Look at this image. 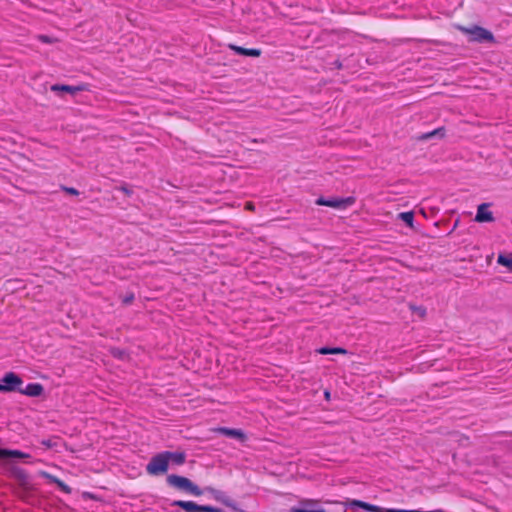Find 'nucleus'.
Wrapping results in <instances>:
<instances>
[{
	"instance_id": "f03ea898",
	"label": "nucleus",
	"mask_w": 512,
	"mask_h": 512,
	"mask_svg": "<svg viewBox=\"0 0 512 512\" xmlns=\"http://www.w3.org/2000/svg\"><path fill=\"white\" fill-rule=\"evenodd\" d=\"M456 28L465 35H467L469 41L471 42L482 43L495 41L493 34L489 30L481 26L473 25L471 27H466L462 25H457Z\"/></svg>"
},
{
	"instance_id": "a878e982",
	"label": "nucleus",
	"mask_w": 512,
	"mask_h": 512,
	"mask_svg": "<svg viewBox=\"0 0 512 512\" xmlns=\"http://www.w3.org/2000/svg\"><path fill=\"white\" fill-rule=\"evenodd\" d=\"M121 190H122L125 194H127V195H129V194H130V191H129L127 188H125V187H122V188H121Z\"/></svg>"
},
{
	"instance_id": "5701e85b",
	"label": "nucleus",
	"mask_w": 512,
	"mask_h": 512,
	"mask_svg": "<svg viewBox=\"0 0 512 512\" xmlns=\"http://www.w3.org/2000/svg\"><path fill=\"white\" fill-rule=\"evenodd\" d=\"M62 190L65 191L67 194H70V195H74V196L79 195V191L77 189L73 188V187L63 186Z\"/></svg>"
},
{
	"instance_id": "f257e3e1",
	"label": "nucleus",
	"mask_w": 512,
	"mask_h": 512,
	"mask_svg": "<svg viewBox=\"0 0 512 512\" xmlns=\"http://www.w3.org/2000/svg\"><path fill=\"white\" fill-rule=\"evenodd\" d=\"M166 482L169 486L186 492L193 496H201L203 494V490H201L196 484H194L189 478L184 476H179L176 474L168 475L166 478Z\"/></svg>"
},
{
	"instance_id": "393cba45",
	"label": "nucleus",
	"mask_w": 512,
	"mask_h": 512,
	"mask_svg": "<svg viewBox=\"0 0 512 512\" xmlns=\"http://www.w3.org/2000/svg\"><path fill=\"white\" fill-rule=\"evenodd\" d=\"M38 38H39L40 41H42L44 43H51L50 38L48 36H46V35H40Z\"/></svg>"
},
{
	"instance_id": "aec40b11",
	"label": "nucleus",
	"mask_w": 512,
	"mask_h": 512,
	"mask_svg": "<svg viewBox=\"0 0 512 512\" xmlns=\"http://www.w3.org/2000/svg\"><path fill=\"white\" fill-rule=\"evenodd\" d=\"M12 472H13V474L15 475V477H16L18 480H20V481H22V482H25V481H26V479H27V474H26V472H25L23 469H20V468H18V467H13V468H12Z\"/></svg>"
},
{
	"instance_id": "4be33fe9",
	"label": "nucleus",
	"mask_w": 512,
	"mask_h": 512,
	"mask_svg": "<svg viewBox=\"0 0 512 512\" xmlns=\"http://www.w3.org/2000/svg\"><path fill=\"white\" fill-rule=\"evenodd\" d=\"M134 298H135L134 294L133 293H129V294H127L126 296H124L122 298V302H123L124 305H129V304H131L134 301Z\"/></svg>"
},
{
	"instance_id": "dca6fc26",
	"label": "nucleus",
	"mask_w": 512,
	"mask_h": 512,
	"mask_svg": "<svg viewBox=\"0 0 512 512\" xmlns=\"http://www.w3.org/2000/svg\"><path fill=\"white\" fill-rule=\"evenodd\" d=\"M445 135V129L443 127L437 128L431 132L424 133L419 136L420 140H428L434 136L444 137Z\"/></svg>"
},
{
	"instance_id": "7ed1b4c3",
	"label": "nucleus",
	"mask_w": 512,
	"mask_h": 512,
	"mask_svg": "<svg viewBox=\"0 0 512 512\" xmlns=\"http://www.w3.org/2000/svg\"><path fill=\"white\" fill-rule=\"evenodd\" d=\"M169 462L165 451L154 455L146 466L149 475L157 476L168 471Z\"/></svg>"
},
{
	"instance_id": "f8f14e48",
	"label": "nucleus",
	"mask_w": 512,
	"mask_h": 512,
	"mask_svg": "<svg viewBox=\"0 0 512 512\" xmlns=\"http://www.w3.org/2000/svg\"><path fill=\"white\" fill-rule=\"evenodd\" d=\"M41 475L43 477H45L50 483H54L58 486V488L63 491L64 493H71V488L65 483L63 482L61 479H59L58 477L48 473V472H42Z\"/></svg>"
},
{
	"instance_id": "4468645a",
	"label": "nucleus",
	"mask_w": 512,
	"mask_h": 512,
	"mask_svg": "<svg viewBox=\"0 0 512 512\" xmlns=\"http://www.w3.org/2000/svg\"><path fill=\"white\" fill-rule=\"evenodd\" d=\"M43 390L44 388L41 384L29 383L24 390H21V393L32 397H37L43 393Z\"/></svg>"
},
{
	"instance_id": "39448f33",
	"label": "nucleus",
	"mask_w": 512,
	"mask_h": 512,
	"mask_svg": "<svg viewBox=\"0 0 512 512\" xmlns=\"http://www.w3.org/2000/svg\"><path fill=\"white\" fill-rule=\"evenodd\" d=\"M289 512H326L324 508L320 506V501L317 499H301L297 505L291 507Z\"/></svg>"
},
{
	"instance_id": "9b49d317",
	"label": "nucleus",
	"mask_w": 512,
	"mask_h": 512,
	"mask_svg": "<svg viewBox=\"0 0 512 512\" xmlns=\"http://www.w3.org/2000/svg\"><path fill=\"white\" fill-rule=\"evenodd\" d=\"M172 506L180 507L185 512H200V505L193 501L175 500L172 502Z\"/></svg>"
},
{
	"instance_id": "9d476101",
	"label": "nucleus",
	"mask_w": 512,
	"mask_h": 512,
	"mask_svg": "<svg viewBox=\"0 0 512 512\" xmlns=\"http://www.w3.org/2000/svg\"><path fill=\"white\" fill-rule=\"evenodd\" d=\"M51 90L53 92H67V93L74 95L80 91L86 90V86L85 85L71 86V85H64V84L63 85L55 84V85L51 86Z\"/></svg>"
},
{
	"instance_id": "20e7f679",
	"label": "nucleus",
	"mask_w": 512,
	"mask_h": 512,
	"mask_svg": "<svg viewBox=\"0 0 512 512\" xmlns=\"http://www.w3.org/2000/svg\"><path fill=\"white\" fill-rule=\"evenodd\" d=\"M22 383V379L16 373L8 372L0 379V392L19 390Z\"/></svg>"
},
{
	"instance_id": "bb28decb",
	"label": "nucleus",
	"mask_w": 512,
	"mask_h": 512,
	"mask_svg": "<svg viewBox=\"0 0 512 512\" xmlns=\"http://www.w3.org/2000/svg\"><path fill=\"white\" fill-rule=\"evenodd\" d=\"M43 444L47 445V446H50L49 442H43Z\"/></svg>"
},
{
	"instance_id": "b1692460",
	"label": "nucleus",
	"mask_w": 512,
	"mask_h": 512,
	"mask_svg": "<svg viewBox=\"0 0 512 512\" xmlns=\"http://www.w3.org/2000/svg\"><path fill=\"white\" fill-rule=\"evenodd\" d=\"M245 209L246 210H249V211H254L255 210V206L252 202H246L245 203Z\"/></svg>"
},
{
	"instance_id": "6e6552de",
	"label": "nucleus",
	"mask_w": 512,
	"mask_h": 512,
	"mask_svg": "<svg viewBox=\"0 0 512 512\" xmlns=\"http://www.w3.org/2000/svg\"><path fill=\"white\" fill-rule=\"evenodd\" d=\"M489 204L483 203L480 204L477 208V213L475 216V221L479 223L483 222H492L494 220L493 214L488 210Z\"/></svg>"
},
{
	"instance_id": "412c9836",
	"label": "nucleus",
	"mask_w": 512,
	"mask_h": 512,
	"mask_svg": "<svg viewBox=\"0 0 512 512\" xmlns=\"http://www.w3.org/2000/svg\"><path fill=\"white\" fill-rule=\"evenodd\" d=\"M200 512H222V509L210 505H200Z\"/></svg>"
},
{
	"instance_id": "2eb2a0df",
	"label": "nucleus",
	"mask_w": 512,
	"mask_h": 512,
	"mask_svg": "<svg viewBox=\"0 0 512 512\" xmlns=\"http://www.w3.org/2000/svg\"><path fill=\"white\" fill-rule=\"evenodd\" d=\"M168 462H173L176 465H182L186 460L184 452H170L165 451Z\"/></svg>"
},
{
	"instance_id": "ddd939ff",
	"label": "nucleus",
	"mask_w": 512,
	"mask_h": 512,
	"mask_svg": "<svg viewBox=\"0 0 512 512\" xmlns=\"http://www.w3.org/2000/svg\"><path fill=\"white\" fill-rule=\"evenodd\" d=\"M24 459L29 458V455L19 450L0 449V459Z\"/></svg>"
},
{
	"instance_id": "423d86ee",
	"label": "nucleus",
	"mask_w": 512,
	"mask_h": 512,
	"mask_svg": "<svg viewBox=\"0 0 512 512\" xmlns=\"http://www.w3.org/2000/svg\"><path fill=\"white\" fill-rule=\"evenodd\" d=\"M355 202V199L353 197H347V198H338L334 197L331 199H325L323 197H320L316 200V204L320 206H327L335 209H345L351 205H353Z\"/></svg>"
},
{
	"instance_id": "a211bd4d",
	"label": "nucleus",
	"mask_w": 512,
	"mask_h": 512,
	"mask_svg": "<svg viewBox=\"0 0 512 512\" xmlns=\"http://www.w3.org/2000/svg\"><path fill=\"white\" fill-rule=\"evenodd\" d=\"M399 218L403 222H405L409 227H413L414 213L412 211L400 213Z\"/></svg>"
},
{
	"instance_id": "0eeeda50",
	"label": "nucleus",
	"mask_w": 512,
	"mask_h": 512,
	"mask_svg": "<svg viewBox=\"0 0 512 512\" xmlns=\"http://www.w3.org/2000/svg\"><path fill=\"white\" fill-rule=\"evenodd\" d=\"M215 432L223 434L230 438H235L241 442H244L247 437L245 433L241 429L227 428V427H218L214 429Z\"/></svg>"
},
{
	"instance_id": "f3484780",
	"label": "nucleus",
	"mask_w": 512,
	"mask_h": 512,
	"mask_svg": "<svg viewBox=\"0 0 512 512\" xmlns=\"http://www.w3.org/2000/svg\"><path fill=\"white\" fill-rule=\"evenodd\" d=\"M318 353L322 354V355H327V354H347V350L344 349V348H341V347H334V348H329V347H322L318 350Z\"/></svg>"
},
{
	"instance_id": "1a4fd4ad",
	"label": "nucleus",
	"mask_w": 512,
	"mask_h": 512,
	"mask_svg": "<svg viewBox=\"0 0 512 512\" xmlns=\"http://www.w3.org/2000/svg\"><path fill=\"white\" fill-rule=\"evenodd\" d=\"M228 47L231 50H233L234 52H236L237 54L243 55V56L259 57L262 53V51L257 48H244V47L237 46L234 44H229Z\"/></svg>"
},
{
	"instance_id": "6ab92c4d",
	"label": "nucleus",
	"mask_w": 512,
	"mask_h": 512,
	"mask_svg": "<svg viewBox=\"0 0 512 512\" xmlns=\"http://www.w3.org/2000/svg\"><path fill=\"white\" fill-rule=\"evenodd\" d=\"M498 264L507 267L512 272V257L500 254L497 259Z\"/></svg>"
}]
</instances>
